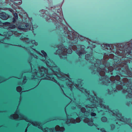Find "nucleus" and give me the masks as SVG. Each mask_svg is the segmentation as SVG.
Returning <instances> with one entry per match:
<instances>
[{
  "label": "nucleus",
  "instance_id": "f257e3e1",
  "mask_svg": "<svg viewBox=\"0 0 132 132\" xmlns=\"http://www.w3.org/2000/svg\"><path fill=\"white\" fill-rule=\"evenodd\" d=\"M124 56L122 57H119L116 56L114 60L115 61L114 62H112L110 66L108 68V70L110 72H112L113 70L114 69L118 72H120L121 70L122 67L120 65H125L126 70L125 71L122 70V77L123 78L127 77L128 74L131 73V71H132V61L126 60L125 61L121 60Z\"/></svg>",
  "mask_w": 132,
  "mask_h": 132
},
{
  "label": "nucleus",
  "instance_id": "f03ea898",
  "mask_svg": "<svg viewBox=\"0 0 132 132\" xmlns=\"http://www.w3.org/2000/svg\"><path fill=\"white\" fill-rule=\"evenodd\" d=\"M31 27V26L29 25V24L27 23L24 25V26L19 25L18 27V28L21 30H24L26 29L25 28H26L28 29H29Z\"/></svg>",
  "mask_w": 132,
  "mask_h": 132
},
{
  "label": "nucleus",
  "instance_id": "7ed1b4c3",
  "mask_svg": "<svg viewBox=\"0 0 132 132\" xmlns=\"http://www.w3.org/2000/svg\"><path fill=\"white\" fill-rule=\"evenodd\" d=\"M5 13H0V18L3 20H6L7 19V17L5 14Z\"/></svg>",
  "mask_w": 132,
  "mask_h": 132
},
{
  "label": "nucleus",
  "instance_id": "20e7f679",
  "mask_svg": "<svg viewBox=\"0 0 132 132\" xmlns=\"http://www.w3.org/2000/svg\"><path fill=\"white\" fill-rule=\"evenodd\" d=\"M100 67L98 68L97 70L98 71H100V69L103 70L105 68V65L104 64H101L99 65Z\"/></svg>",
  "mask_w": 132,
  "mask_h": 132
},
{
  "label": "nucleus",
  "instance_id": "39448f33",
  "mask_svg": "<svg viewBox=\"0 0 132 132\" xmlns=\"http://www.w3.org/2000/svg\"><path fill=\"white\" fill-rule=\"evenodd\" d=\"M63 54H64L63 55L65 56H60V57L63 60H65L67 59V54L66 53H63Z\"/></svg>",
  "mask_w": 132,
  "mask_h": 132
},
{
  "label": "nucleus",
  "instance_id": "423d86ee",
  "mask_svg": "<svg viewBox=\"0 0 132 132\" xmlns=\"http://www.w3.org/2000/svg\"><path fill=\"white\" fill-rule=\"evenodd\" d=\"M76 53L79 56H81V55L84 54V53L83 52L81 51L80 50H78L76 51Z\"/></svg>",
  "mask_w": 132,
  "mask_h": 132
},
{
  "label": "nucleus",
  "instance_id": "0eeeda50",
  "mask_svg": "<svg viewBox=\"0 0 132 132\" xmlns=\"http://www.w3.org/2000/svg\"><path fill=\"white\" fill-rule=\"evenodd\" d=\"M10 5L13 8L15 7V2L13 1H11V0H10Z\"/></svg>",
  "mask_w": 132,
  "mask_h": 132
},
{
  "label": "nucleus",
  "instance_id": "6e6552de",
  "mask_svg": "<svg viewBox=\"0 0 132 132\" xmlns=\"http://www.w3.org/2000/svg\"><path fill=\"white\" fill-rule=\"evenodd\" d=\"M104 46L106 47H108L110 49H111V45L110 44H106L104 45Z\"/></svg>",
  "mask_w": 132,
  "mask_h": 132
},
{
  "label": "nucleus",
  "instance_id": "1a4fd4ad",
  "mask_svg": "<svg viewBox=\"0 0 132 132\" xmlns=\"http://www.w3.org/2000/svg\"><path fill=\"white\" fill-rule=\"evenodd\" d=\"M107 119L105 117H102L101 118V120L103 122H105L106 121Z\"/></svg>",
  "mask_w": 132,
  "mask_h": 132
},
{
  "label": "nucleus",
  "instance_id": "9d476101",
  "mask_svg": "<svg viewBox=\"0 0 132 132\" xmlns=\"http://www.w3.org/2000/svg\"><path fill=\"white\" fill-rule=\"evenodd\" d=\"M10 28L11 29L14 28H15V25L13 24H11L10 25Z\"/></svg>",
  "mask_w": 132,
  "mask_h": 132
},
{
  "label": "nucleus",
  "instance_id": "9b49d317",
  "mask_svg": "<svg viewBox=\"0 0 132 132\" xmlns=\"http://www.w3.org/2000/svg\"><path fill=\"white\" fill-rule=\"evenodd\" d=\"M67 53L69 54H70L72 53V50L71 48H68L67 50Z\"/></svg>",
  "mask_w": 132,
  "mask_h": 132
},
{
  "label": "nucleus",
  "instance_id": "f8f14e48",
  "mask_svg": "<svg viewBox=\"0 0 132 132\" xmlns=\"http://www.w3.org/2000/svg\"><path fill=\"white\" fill-rule=\"evenodd\" d=\"M13 15L15 17L14 18H15L16 19L18 20V14L16 13L15 12L14 13Z\"/></svg>",
  "mask_w": 132,
  "mask_h": 132
},
{
  "label": "nucleus",
  "instance_id": "ddd939ff",
  "mask_svg": "<svg viewBox=\"0 0 132 132\" xmlns=\"http://www.w3.org/2000/svg\"><path fill=\"white\" fill-rule=\"evenodd\" d=\"M90 55L89 54H87L85 55V57L86 59L89 60L90 58Z\"/></svg>",
  "mask_w": 132,
  "mask_h": 132
},
{
  "label": "nucleus",
  "instance_id": "4468645a",
  "mask_svg": "<svg viewBox=\"0 0 132 132\" xmlns=\"http://www.w3.org/2000/svg\"><path fill=\"white\" fill-rule=\"evenodd\" d=\"M7 33L8 35L9 36H11L12 35V31H9L7 32L6 33V34L7 35Z\"/></svg>",
  "mask_w": 132,
  "mask_h": 132
},
{
  "label": "nucleus",
  "instance_id": "2eb2a0df",
  "mask_svg": "<svg viewBox=\"0 0 132 132\" xmlns=\"http://www.w3.org/2000/svg\"><path fill=\"white\" fill-rule=\"evenodd\" d=\"M61 50L60 49H58V50L56 51V54L58 55L61 54V52L60 51Z\"/></svg>",
  "mask_w": 132,
  "mask_h": 132
},
{
  "label": "nucleus",
  "instance_id": "dca6fc26",
  "mask_svg": "<svg viewBox=\"0 0 132 132\" xmlns=\"http://www.w3.org/2000/svg\"><path fill=\"white\" fill-rule=\"evenodd\" d=\"M41 52L44 56H46V55L47 54L46 53L44 50L41 51Z\"/></svg>",
  "mask_w": 132,
  "mask_h": 132
},
{
  "label": "nucleus",
  "instance_id": "f3484780",
  "mask_svg": "<svg viewBox=\"0 0 132 132\" xmlns=\"http://www.w3.org/2000/svg\"><path fill=\"white\" fill-rule=\"evenodd\" d=\"M127 90L128 92L129 93H130L132 92V89L130 88H128L127 89Z\"/></svg>",
  "mask_w": 132,
  "mask_h": 132
},
{
  "label": "nucleus",
  "instance_id": "a211bd4d",
  "mask_svg": "<svg viewBox=\"0 0 132 132\" xmlns=\"http://www.w3.org/2000/svg\"><path fill=\"white\" fill-rule=\"evenodd\" d=\"M90 115L91 116L93 117H95L96 115V114L94 112H91L90 113Z\"/></svg>",
  "mask_w": 132,
  "mask_h": 132
},
{
  "label": "nucleus",
  "instance_id": "6ab92c4d",
  "mask_svg": "<svg viewBox=\"0 0 132 132\" xmlns=\"http://www.w3.org/2000/svg\"><path fill=\"white\" fill-rule=\"evenodd\" d=\"M10 23L8 22H5L3 23V24L5 25H10Z\"/></svg>",
  "mask_w": 132,
  "mask_h": 132
},
{
  "label": "nucleus",
  "instance_id": "aec40b11",
  "mask_svg": "<svg viewBox=\"0 0 132 132\" xmlns=\"http://www.w3.org/2000/svg\"><path fill=\"white\" fill-rule=\"evenodd\" d=\"M81 110L82 112L84 113L86 109L85 108L82 107L81 108Z\"/></svg>",
  "mask_w": 132,
  "mask_h": 132
},
{
  "label": "nucleus",
  "instance_id": "412c9836",
  "mask_svg": "<svg viewBox=\"0 0 132 132\" xmlns=\"http://www.w3.org/2000/svg\"><path fill=\"white\" fill-rule=\"evenodd\" d=\"M16 20H17L16 19H15V18H13L12 19V20L13 22L14 23L16 22Z\"/></svg>",
  "mask_w": 132,
  "mask_h": 132
},
{
  "label": "nucleus",
  "instance_id": "4be33fe9",
  "mask_svg": "<svg viewBox=\"0 0 132 132\" xmlns=\"http://www.w3.org/2000/svg\"><path fill=\"white\" fill-rule=\"evenodd\" d=\"M101 131L102 132H106L105 130H104V128H102L101 129Z\"/></svg>",
  "mask_w": 132,
  "mask_h": 132
},
{
  "label": "nucleus",
  "instance_id": "5701e85b",
  "mask_svg": "<svg viewBox=\"0 0 132 132\" xmlns=\"http://www.w3.org/2000/svg\"><path fill=\"white\" fill-rule=\"evenodd\" d=\"M49 130H50V131H53V130H54V128H50V129H49Z\"/></svg>",
  "mask_w": 132,
  "mask_h": 132
},
{
  "label": "nucleus",
  "instance_id": "b1692460",
  "mask_svg": "<svg viewBox=\"0 0 132 132\" xmlns=\"http://www.w3.org/2000/svg\"><path fill=\"white\" fill-rule=\"evenodd\" d=\"M17 89H19L20 90L21 89V87L20 86H19L17 88Z\"/></svg>",
  "mask_w": 132,
  "mask_h": 132
},
{
  "label": "nucleus",
  "instance_id": "393cba45",
  "mask_svg": "<svg viewBox=\"0 0 132 132\" xmlns=\"http://www.w3.org/2000/svg\"><path fill=\"white\" fill-rule=\"evenodd\" d=\"M109 54H108V53H104V55H109Z\"/></svg>",
  "mask_w": 132,
  "mask_h": 132
},
{
  "label": "nucleus",
  "instance_id": "a878e982",
  "mask_svg": "<svg viewBox=\"0 0 132 132\" xmlns=\"http://www.w3.org/2000/svg\"><path fill=\"white\" fill-rule=\"evenodd\" d=\"M62 46L61 45H60L59 47L60 48H62Z\"/></svg>",
  "mask_w": 132,
  "mask_h": 132
},
{
  "label": "nucleus",
  "instance_id": "bb28decb",
  "mask_svg": "<svg viewBox=\"0 0 132 132\" xmlns=\"http://www.w3.org/2000/svg\"><path fill=\"white\" fill-rule=\"evenodd\" d=\"M116 76L119 77V79H120V76H119L118 75V76Z\"/></svg>",
  "mask_w": 132,
  "mask_h": 132
},
{
  "label": "nucleus",
  "instance_id": "cd10ccee",
  "mask_svg": "<svg viewBox=\"0 0 132 132\" xmlns=\"http://www.w3.org/2000/svg\"><path fill=\"white\" fill-rule=\"evenodd\" d=\"M114 92H117V90L115 89V90H114Z\"/></svg>",
  "mask_w": 132,
  "mask_h": 132
},
{
  "label": "nucleus",
  "instance_id": "c85d7f7f",
  "mask_svg": "<svg viewBox=\"0 0 132 132\" xmlns=\"http://www.w3.org/2000/svg\"><path fill=\"white\" fill-rule=\"evenodd\" d=\"M71 120H73L74 121H75V120L73 119V118L71 119Z\"/></svg>",
  "mask_w": 132,
  "mask_h": 132
},
{
  "label": "nucleus",
  "instance_id": "c756f323",
  "mask_svg": "<svg viewBox=\"0 0 132 132\" xmlns=\"http://www.w3.org/2000/svg\"><path fill=\"white\" fill-rule=\"evenodd\" d=\"M112 126H113V127H114V125H113V124H112Z\"/></svg>",
  "mask_w": 132,
  "mask_h": 132
},
{
  "label": "nucleus",
  "instance_id": "7c9ffc66",
  "mask_svg": "<svg viewBox=\"0 0 132 132\" xmlns=\"http://www.w3.org/2000/svg\"><path fill=\"white\" fill-rule=\"evenodd\" d=\"M108 92H110V91L109 90H108Z\"/></svg>",
  "mask_w": 132,
  "mask_h": 132
},
{
  "label": "nucleus",
  "instance_id": "2f4dec72",
  "mask_svg": "<svg viewBox=\"0 0 132 132\" xmlns=\"http://www.w3.org/2000/svg\"><path fill=\"white\" fill-rule=\"evenodd\" d=\"M129 102L130 103H131V101H129Z\"/></svg>",
  "mask_w": 132,
  "mask_h": 132
},
{
  "label": "nucleus",
  "instance_id": "473e14b6",
  "mask_svg": "<svg viewBox=\"0 0 132 132\" xmlns=\"http://www.w3.org/2000/svg\"><path fill=\"white\" fill-rule=\"evenodd\" d=\"M71 45H69V47H71Z\"/></svg>",
  "mask_w": 132,
  "mask_h": 132
},
{
  "label": "nucleus",
  "instance_id": "72a5a7b5",
  "mask_svg": "<svg viewBox=\"0 0 132 132\" xmlns=\"http://www.w3.org/2000/svg\"><path fill=\"white\" fill-rule=\"evenodd\" d=\"M34 43L35 42V41L34 40Z\"/></svg>",
  "mask_w": 132,
  "mask_h": 132
},
{
  "label": "nucleus",
  "instance_id": "f704fd0d",
  "mask_svg": "<svg viewBox=\"0 0 132 132\" xmlns=\"http://www.w3.org/2000/svg\"><path fill=\"white\" fill-rule=\"evenodd\" d=\"M24 77H25V78H26V76H24Z\"/></svg>",
  "mask_w": 132,
  "mask_h": 132
},
{
  "label": "nucleus",
  "instance_id": "c9c22d12",
  "mask_svg": "<svg viewBox=\"0 0 132 132\" xmlns=\"http://www.w3.org/2000/svg\"><path fill=\"white\" fill-rule=\"evenodd\" d=\"M32 28H33V29L34 28V27H32Z\"/></svg>",
  "mask_w": 132,
  "mask_h": 132
},
{
  "label": "nucleus",
  "instance_id": "e433bc0d",
  "mask_svg": "<svg viewBox=\"0 0 132 132\" xmlns=\"http://www.w3.org/2000/svg\"><path fill=\"white\" fill-rule=\"evenodd\" d=\"M122 83L124 84L125 83L124 82H123Z\"/></svg>",
  "mask_w": 132,
  "mask_h": 132
},
{
  "label": "nucleus",
  "instance_id": "4c0bfd02",
  "mask_svg": "<svg viewBox=\"0 0 132 132\" xmlns=\"http://www.w3.org/2000/svg\"><path fill=\"white\" fill-rule=\"evenodd\" d=\"M88 125H89V126H90V125L89 124H88Z\"/></svg>",
  "mask_w": 132,
  "mask_h": 132
},
{
  "label": "nucleus",
  "instance_id": "58836bf2",
  "mask_svg": "<svg viewBox=\"0 0 132 132\" xmlns=\"http://www.w3.org/2000/svg\"><path fill=\"white\" fill-rule=\"evenodd\" d=\"M6 37V38H7V37Z\"/></svg>",
  "mask_w": 132,
  "mask_h": 132
}]
</instances>
